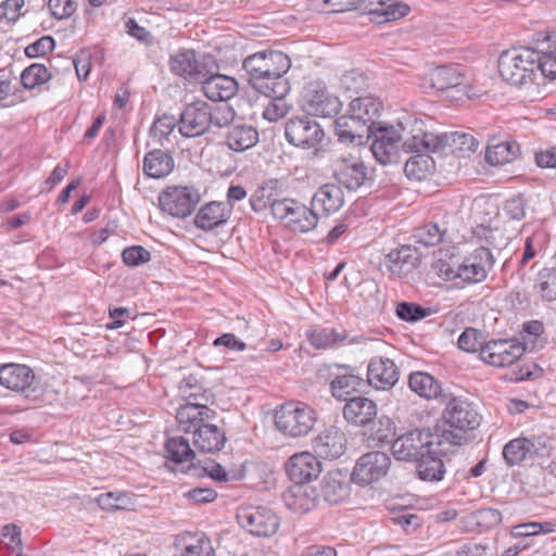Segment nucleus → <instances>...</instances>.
Here are the masks:
<instances>
[{
  "mask_svg": "<svg viewBox=\"0 0 556 556\" xmlns=\"http://www.w3.org/2000/svg\"><path fill=\"white\" fill-rule=\"evenodd\" d=\"M467 441L462 434L454 433L451 429L415 428L408 430L393 440L392 455L400 462H418L427 452L454 453Z\"/></svg>",
  "mask_w": 556,
  "mask_h": 556,
  "instance_id": "obj_1",
  "label": "nucleus"
},
{
  "mask_svg": "<svg viewBox=\"0 0 556 556\" xmlns=\"http://www.w3.org/2000/svg\"><path fill=\"white\" fill-rule=\"evenodd\" d=\"M321 470V463L314 453H296L288 459L286 471L289 479L294 482V485L283 494L285 503L289 509L294 513L311 509L313 501L306 495L304 484L317 479Z\"/></svg>",
  "mask_w": 556,
  "mask_h": 556,
  "instance_id": "obj_2",
  "label": "nucleus"
},
{
  "mask_svg": "<svg viewBox=\"0 0 556 556\" xmlns=\"http://www.w3.org/2000/svg\"><path fill=\"white\" fill-rule=\"evenodd\" d=\"M535 49L529 47L510 48L498 58V73L503 80L514 86L534 81Z\"/></svg>",
  "mask_w": 556,
  "mask_h": 556,
  "instance_id": "obj_3",
  "label": "nucleus"
},
{
  "mask_svg": "<svg viewBox=\"0 0 556 556\" xmlns=\"http://www.w3.org/2000/svg\"><path fill=\"white\" fill-rule=\"evenodd\" d=\"M316 422V413L304 403L288 402L275 412V426L286 435L298 438L309 433Z\"/></svg>",
  "mask_w": 556,
  "mask_h": 556,
  "instance_id": "obj_4",
  "label": "nucleus"
},
{
  "mask_svg": "<svg viewBox=\"0 0 556 556\" xmlns=\"http://www.w3.org/2000/svg\"><path fill=\"white\" fill-rule=\"evenodd\" d=\"M271 215L275 219L299 232H308L316 228L319 217L312 207L291 198H279L271 205Z\"/></svg>",
  "mask_w": 556,
  "mask_h": 556,
  "instance_id": "obj_5",
  "label": "nucleus"
},
{
  "mask_svg": "<svg viewBox=\"0 0 556 556\" xmlns=\"http://www.w3.org/2000/svg\"><path fill=\"white\" fill-rule=\"evenodd\" d=\"M0 386L23 394L29 401L38 402L43 396V390L36 382L34 370L24 364L0 365Z\"/></svg>",
  "mask_w": 556,
  "mask_h": 556,
  "instance_id": "obj_6",
  "label": "nucleus"
},
{
  "mask_svg": "<svg viewBox=\"0 0 556 556\" xmlns=\"http://www.w3.org/2000/svg\"><path fill=\"white\" fill-rule=\"evenodd\" d=\"M285 136L287 141L301 149H314L317 154V148L325 138L323 127L311 116L303 115L288 119L285 126Z\"/></svg>",
  "mask_w": 556,
  "mask_h": 556,
  "instance_id": "obj_7",
  "label": "nucleus"
},
{
  "mask_svg": "<svg viewBox=\"0 0 556 556\" xmlns=\"http://www.w3.org/2000/svg\"><path fill=\"white\" fill-rule=\"evenodd\" d=\"M445 401L446 405L443 410L444 421L450 428L457 430L458 434L465 438L464 433L473 431L480 426L482 416L472 402L455 396L447 397Z\"/></svg>",
  "mask_w": 556,
  "mask_h": 556,
  "instance_id": "obj_8",
  "label": "nucleus"
},
{
  "mask_svg": "<svg viewBox=\"0 0 556 556\" xmlns=\"http://www.w3.org/2000/svg\"><path fill=\"white\" fill-rule=\"evenodd\" d=\"M201 197L198 190L187 186H169L159 194L163 212L178 218L190 216Z\"/></svg>",
  "mask_w": 556,
  "mask_h": 556,
  "instance_id": "obj_9",
  "label": "nucleus"
},
{
  "mask_svg": "<svg viewBox=\"0 0 556 556\" xmlns=\"http://www.w3.org/2000/svg\"><path fill=\"white\" fill-rule=\"evenodd\" d=\"M210 55L197 58V52L192 49H184L172 54L168 60L170 72L189 83H199L201 78L211 73Z\"/></svg>",
  "mask_w": 556,
  "mask_h": 556,
  "instance_id": "obj_10",
  "label": "nucleus"
},
{
  "mask_svg": "<svg viewBox=\"0 0 556 556\" xmlns=\"http://www.w3.org/2000/svg\"><path fill=\"white\" fill-rule=\"evenodd\" d=\"M238 523L254 536L268 538L279 528V518L269 508L263 506L241 507L237 513Z\"/></svg>",
  "mask_w": 556,
  "mask_h": 556,
  "instance_id": "obj_11",
  "label": "nucleus"
},
{
  "mask_svg": "<svg viewBox=\"0 0 556 556\" xmlns=\"http://www.w3.org/2000/svg\"><path fill=\"white\" fill-rule=\"evenodd\" d=\"M304 108L311 116L327 118L340 112L342 102L328 90L324 81L313 80L305 88Z\"/></svg>",
  "mask_w": 556,
  "mask_h": 556,
  "instance_id": "obj_12",
  "label": "nucleus"
},
{
  "mask_svg": "<svg viewBox=\"0 0 556 556\" xmlns=\"http://www.w3.org/2000/svg\"><path fill=\"white\" fill-rule=\"evenodd\" d=\"M391 466V457L380 451L362 455L351 473V481L359 485H368L384 477Z\"/></svg>",
  "mask_w": 556,
  "mask_h": 556,
  "instance_id": "obj_13",
  "label": "nucleus"
},
{
  "mask_svg": "<svg viewBox=\"0 0 556 556\" xmlns=\"http://www.w3.org/2000/svg\"><path fill=\"white\" fill-rule=\"evenodd\" d=\"M332 175L336 184L349 191H356L372 180L369 168L355 156L339 159L334 163Z\"/></svg>",
  "mask_w": 556,
  "mask_h": 556,
  "instance_id": "obj_14",
  "label": "nucleus"
},
{
  "mask_svg": "<svg viewBox=\"0 0 556 556\" xmlns=\"http://www.w3.org/2000/svg\"><path fill=\"white\" fill-rule=\"evenodd\" d=\"M494 265L489 248L479 247L459 261L458 282L478 283L483 281Z\"/></svg>",
  "mask_w": 556,
  "mask_h": 556,
  "instance_id": "obj_15",
  "label": "nucleus"
},
{
  "mask_svg": "<svg viewBox=\"0 0 556 556\" xmlns=\"http://www.w3.org/2000/svg\"><path fill=\"white\" fill-rule=\"evenodd\" d=\"M208 121L210 104L202 100L194 101L187 104L179 114L178 130L187 138L200 137L210 131Z\"/></svg>",
  "mask_w": 556,
  "mask_h": 556,
  "instance_id": "obj_16",
  "label": "nucleus"
},
{
  "mask_svg": "<svg viewBox=\"0 0 556 556\" xmlns=\"http://www.w3.org/2000/svg\"><path fill=\"white\" fill-rule=\"evenodd\" d=\"M421 260V253L410 244H403L392 249L384 255L381 266L394 278H403L414 271Z\"/></svg>",
  "mask_w": 556,
  "mask_h": 556,
  "instance_id": "obj_17",
  "label": "nucleus"
},
{
  "mask_svg": "<svg viewBox=\"0 0 556 556\" xmlns=\"http://www.w3.org/2000/svg\"><path fill=\"white\" fill-rule=\"evenodd\" d=\"M525 346L513 340H492L481 349L480 358L495 367L510 366L525 354Z\"/></svg>",
  "mask_w": 556,
  "mask_h": 556,
  "instance_id": "obj_18",
  "label": "nucleus"
},
{
  "mask_svg": "<svg viewBox=\"0 0 556 556\" xmlns=\"http://www.w3.org/2000/svg\"><path fill=\"white\" fill-rule=\"evenodd\" d=\"M334 130L341 143L361 146L370 139L372 128L365 123L364 117L355 112L339 116L334 121Z\"/></svg>",
  "mask_w": 556,
  "mask_h": 556,
  "instance_id": "obj_19",
  "label": "nucleus"
},
{
  "mask_svg": "<svg viewBox=\"0 0 556 556\" xmlns=\"http://www.w3.org/2000/svg\"><path fill=\"white\" fill-rule=\"evenodd\" d=\"M210 403L190 402L179 406L176 413L178 428L192 435L203 426L211 425L217 416V413L208 407Z\"/></svg>",
  "mask_w": 556,
  "mask_h": 556,
  "instance_id": "obj_20",
  "label": "nucleus"
},
{
  "mask_svg": "<svg viewBox=\"0 0 556 556\" xmlns=\"http://www.w3.org/2000/svg\"><path fill=\"white\" fill-rule=\"evenodd\" d=\"M333 378L330 381V390L333 397L348 401L353 392L362 391L366 387V380L359 375L356 367L334 364Z\"/></svg>",
  "mask_w": 556,
  "mask_h": 556,
  "instance_id": "obj_21",
  "label": "nucleus"
},
{
  "mask_svg": "<svg viewBox=\"0 0 556 556\" xmlns=\"http://www.w3.org/2000/svg\"><path fill=\"white\" fill-rule=\"evenodd\" d=\"M366 384L376 390H390L400 378L396 364L389 357L375 356L367 366Z\"/></svg>",
  "mask_w": 556,
  "mask_h": 556,
  "instance_id": "obj_22",
  "label": "nucleus"
},
{
  "mask_svg": "<svg viewBox=\"0 0 556 556\" xmlns=\"http://www.w3.org/2000/svg\"><path fill=\"white\" fill-rule=\"evenodd\" d=\"M372 142L370 150L375 159L382 165H389L399 162V142L401 136L394 127L378 128L372 130Z\"/></svg>",
  "mask_w": 556,
  "mask_h": 556,
  "instance_id": "obj_23",
  "label": "nucleus"
},
{
  "mask_svg": "<svg viewBox=\"0 0 556 556\" xmlns=\"http://www.w3.org/2000/svg\"><path fill=\"white\" fill-rule=\"evenodd\" d=\"M213 67L217 65L211 63V73L200 79L204 96L214 102H226L238 92V83L235 78L214 73Z\"/></svg>",
  "mask_w": 556,
  "mask_h": 556,
  "instance_id": "obj_24",
  "label": "nucleus"
},
{
  "mask_svg": "<svg viewBox=\"0 0 556 556\" xmlns=\"http://www.w3.org/2000/svg\"><path fill=\"white\" fill-rule=\"evenodd\" d=\"M291 67L290 58L278 50H263L248 55L242 63L243 71H271L273 75L287 73Z\"/></svg>",
  "mask_w": 556,
  "mask_h": 556,
  "instance_id": "obj_25",
  "label": "nucleus"
},
{
  "mask_svg": "<svg viewBox=\"0 0 556 556\" xmlns=\"http://www.w3.org/2000/svg\"><path fill=\"white\" fill-rule=\"evenodd\" d=\"M312 446L314 454L318 458L337 459L346 450V437L341 429L329 427L313 440Z\"/></svg>",
  "mask_w": 556,
  "mask_h": 556,
  "instance_id": "obj_26",
  "label": "nucleus"
},
{
  "mask_svg": "<svg viewBox=\"0 0 556 556\" xmlns=\"http://www.w3.org/2000/svg\"><path fill=\"white\" fill-rule=\"evenodd\" d=\"M342 413L348 424L365 428L377 418L378 405L369 397L352 396L345 402Z\"/></svg>",
  "mask_w": 556,
  "mask_h": 556,
  "instance_id": "obj_27",
  "label": "nucleus"
},
{
  "mask_svg": "<svg viewBox=\"0 0 556 556\" xmlns=\"http://www.w3.org/2000/svg\"><path fill=\"white\" fill-rule=\"evenodd\" d=\"M230 216V205L212 201L200 207L194 217V226L201 230L211 231L227 224Z\"/></svg>",
  "mask_w": 556,
  "mask_h": 556,
  "instance_id": "obj_28",
  "label": "nucleus"
},
{
  "mask_svg": "<svg viewBox=\"0 0 556 556\" xmlns=\"http://www.w3.org/2000/svg\"><path fill=\"white\" fill-rule=\"evenodd\" d=\"M175 547L181 556H215L212 541L204 532H185L178 535Z\"/></svg>",
  "mask_w": 556,
  "mask_h": 556,
  "instance_id": "obj_29",
  "label": "nucleus"
},
{
  "mask_svg": "<svg viewBox=\"0 0 556 556\" xmlns=\"http://www.w3.org/2000/svg\"><path fill=\"white\" fill-rule=\"evenodd\" d=\"M344 204L342 188L336 182L320 186L314 193L311 205L313 210H320L326 216L338 212Z\"/></svg>",
  "mask_w": 556,
  "mask_h": 556,
  "instance_id": "obj_30",
  "label": "nucleus"
},
{
  "mask_svg": "<svg viewBox=\"0 0 556 556\" xmlns=\"http://www.w3.org/2000/svg\"><path fill=\"white\" fill-rule=\"evenodd\" d=\"M192 442L195 451L203 454H215L224 448L227 437L223 428L211 424L198 428L192 435Z\"/></svg>",
  "mask_w": 556,
  "mask_h": 556,
  "instance_id": "obj_31",
  "label": "nucleus"
},
{
  "mask_svg": "<svg viewBox=\"0 0 556 556\" xmlns=\"http://www.w3.org/2000/svg\"><path fill=\"white\" fill-rule=\"evenodd\" d=\"M174 167L175 160L172 153L159 148L149 151L142 161V172L149 178H165L173 172Z\"/></svg>",
  "mask_w": 556,
  "mask_h": 556,
  "instance_id": "obj_32",
  "label": "nucleus"
},
{
  "mask_svg": "<svg viewBox=\"0 0 556 556\" xmlns=\"http://www.w3.org/2000/svg\"><path fill=\"white\" fill-rule=\"evenodd\" d=\"M409 389L426 400L445 401L447 394L442 388L441 382L432 375L426 371H414L408 376Z\"/></svg>",
  "mask_w": 556,
  "mask_h": 556,
  "instance_id": "obj_33",
  "label": "nucleus"
},
{
  "mask_svg": "<svg viewBox=\"0 0 556 556\" xmlns=\"http://www.w3.org/2000/svg\"><path fill=\"white\" fill-rule=\"evenodd\" d=\"M257 142V129L245 123L231 125L225 136L227 148L235 152H244L254 147Z\"/></svg>",
  "mask_w": 556,
  "mask_h": 556,
  "instance_id": "obj_34",
  "label": "nucleus"
},
{
  "mask_svg": "<svg viewBox=\"0 0 556 556\" xmlns=\"http://www.w3.org/2000/svg\"><path fill=\"white\" fill-rule=\"evenodd\" d=\"M321 494L330 504H338L350 495V482L340 471H330L321 481Z\"/></svg>",
  "mask_w": 556,
  "mask_h": 556,
  "instance_id": "obj_35",
  "label": "nucleus"
},
{
  "mask_svg": "<svg viewBox=\"0 0 556 556\" xmlns=\"http://www.w3.org/2000/svg\"><path fill=\"white\" fill-rule=\"evenodd\" d=\"M180 396L186 403H215V394L210 388L204 387L203 382L195 375H188L182 378L178 386Z\"/></svg>",
  "mask_w": 556,
  "mask_h": 556,
  "instance_id": "obj_36",
  "label": "nucleus"
},
{
  "mask_svg": "<svg viewBox=\"0 0 556 556\" xmlns=\"http://www.w3.org/2000/svg\"><path fill=\"white\" fill-rule=\"evenodd\" d=\"M307 341L317 350L337 349L348 340L346 331L316 327L306 331Z\"/></svg>",
  "mask_w": 556,
  "mask_h": 556,
  "instance_id": "obj_37",
  "label": "nucleus"
},
{
  "mask_svg": "<svg viewBox=\"0 0 556 556\" xmlns=\"http://www.w3.org/2000/svg\"><path fill=\"white\" fill-rule=\"evenodd\" d=\"M450 453H429L427 452L418 462L416 472L420 480L427 482H438L444 478L445 466L441 456Z\"/></svg>",
  "mask_w": 556,
  "mask_h": 556,
  "instance_id": "obj_38",
  "label": "nucleus"
},
{
  "mask_svg": "<svg viewBox=\"0 0 556 556\" xmlns=\"http://www.w3.org/2000/svg\"><path fill=\"white\" fill-rule=\"evenodd\" d=\"M165 457L176 464V465H186L189 464L193 466V462L195 459V450H192L190 446L189 439L184 437H173L167 439L164 445Z\"/></svg>",
  "mask_w": 556,
  "mask_h": 556,
  "instance_id": "obj_39",
  "label": "nucleus"
},
{
  "mask_svg": "<svg viewBox=\"0 0 556 556\" xmlns=\"http://www.w3.org/2000/svg\"><path fill=\"white\" fill-rule=\"evenodd\" d=\"M431 87L439 92L458 88L464 83V75L454 66L442 65L430 73Z\"/></svg>",
  "mask_w": 556,
  "mask_h": 556,
  "instance_id": "obj_40",
  "label": "nucleus"
},
{
  "mask_svg": "<svg viewBox=\"0 0 556 556\" xmlns=\"http://www.w3.org/2000/svg\"><path fill=\"white\" fill-rule=\"evenodd\" d=\"M440 151L450 150L451 153L475 152L478 149L479 141L465 131H451L440 134Z\"/></svg>",
  "mask_w": 556,
  "mask_h": 556,
  "instance_id": "obj_41",
  "label": "nucleus"
},
{
  "mask_svg": "<svg viewBox=\"0 0 556 556\" xmlns=\"http://www.w3.org/2000/svg\"><path fill=\"white\" fill-rule=\"evenodd\" d=\"M404 166V172L409 179L422 180L432 174L434 170V160L430 152H414Z\"/></svg>",
  "mask_w": 556,
  "mask_h": 556,
  "instance_id": "obj_42",
  "label": "nucleus"
},
{
  "mask_svg": "<svg viewBox=\"0 0 556 556\" xmlns=\"http://www.w3.org/2000/svg\"><path fill=\"white\" fill-rule=\"evenodd\" d=\"M532 445L528 438L520 437L508 441L502 451L503 458L508 467L520 466L531 457Z\"/></svg>",
  "mask_w": 556,
  "mask_h": 556,
  "instance_id": "obj_43",
  "label": "nucleus"
},
{
  "mask_svg": "<svg viewBox=\"0 0 556 556\" xmlns=\"http://www.w3.org/2000/svg\"><path fill=\"white\" fill-rule=\"evenodd\" d=\"M519 146L516 141H501L489 144L485 152V160L491 165H503L517 159Z\"/></svg>",
  "mask_w": 556,
  "mask_h": 556,
  "instance_id": "obj_44",
  "label": "nucleus"
},
{
  "mask_svg": "<svg viewBox=\"0 0 556 556\" xmlns=\"http://www.w3.org/2000/svg\"><path fill=\"white\" fill-rule=\"evenodd\" d=\"M369 439L376 446L393 443L396 438V425L392 418L387 415L377 417L370 425Z\"/></svg>",
  "mask_w": 556,
  "mask_h": 556,
  "instance_id": "obj_45",
  "label": "nucleus"
},
{
  "mask_svg": "<svg viewBox=\"0 0 556 556\" xmlns=\"http://www.w3.org/2000/svg\"><path fill=\"white\" fill-rule=\"evenodd\" d=\"M410 11L408 4L397 0H382L379 9L372 12V22L377 24L389 23L406 16Z\"/></svg>",
  "mask_w": 556,
  "mask_h": 556,
  "instance_id": "obj_46",
  "label": "nucleus"
},
{
  "mask_svg": "<svg viewBox=\"0 0 556 556\" xmlns=\"http://www.w3.org/2000/svg\"><path fill=\"white\" fill-rule=\"evenodd\" d=\"M403 150L407 153L413 152H439L440 151V134H426L422 137L401 136Z\"/></svg>",
  "mask_w": 556,
  "mask_h": 556,
  "instance_id": "obj_47",
  "label": "nucleus"
},
{
  "mask_svg": "<svg viewBox=\"0 0 556 556\" xmlns=\"http://www.w3.org/2000/svg\"><path fill=\"white\" fill-rule=\"evenodd\" d=\"M277 184L278 181L276 179L266 180L252 193L249 201L251 208L255 213H261L267 207L271 208L273 203L276 200H279L278 198H275L274 194Z\"/></svg>",
  "mask_w": 556,
  "mask_h": 556,
  "instance_id": "obj_48",
  "label": "nucleus"
},
{
  "mask_svg": "<svg viewBox=\"0 0 556 556\" xmlns=\"http://www.w3.org/2000/svg\"><path fill=\"white\" fill-rule=\"evenodd\" d=\"M286 74L280 73L279 75L271 76L269 79L258 80L253 89L267 98L287 96L291 87Z\"/></svg>",
  "mask_w": 556,
  "mask_h": 556,
  "instance_id": "obj_49",
  "label": "nucleus"
},
{
  "mask_svg": "<svg viewBox=\"0 0 556 556\" xmlns=\"http://www.w3.org/2000/svg\"><path fill=\"white\" fill-rule=\"evenodd\" d=\"M381 110V102L372 97H357L350 103V112H355L356 115L364 117L365 123L369 124L372 128L374 118L379 116Z\"/></svg>",
  "mask_w": 556,
  "mask_h": 556,
  "instance_id": "obj_50",
  "label": "nucleus"
},
{
  "mask_svg": "<svg viewBox=\"0 0 556 556\" xmlns=\"http://www.w3.org/2000/svg\"><path fill=\"white\" fill-rule=\"evenodd\" d=\"M176 126L178 127V119L173 115L164 114L153 122L149 132L156 144L165 147L169 143V136Z\"/></svg>",
  "mask_w": 556,
  "mask_h": 556,
  "instance_id": "obj_51",
  "label": "nucleus"
},
{
  "mask_svg": "<svg viewBox=\"0 0 556 556\" xmlns=\"http://www.w3.org/2000/svg\"><path fill=\"white\" fill-rule=\"evenodd\" d=\"M52 78V73L40 63H34L27 66L21 74V81L24 88L35 89L48 83Z\"/></svg>",
  "mask_w": 556,
  "mask_h": 556,
  "instance_id": "obj_52",
  "label": "nucleus"
},
{
  "mask_svg": "<svg viewBox=\"0 0 556 556\" xmlns=\"http://www.w3.org/2000/svg\"><path fill=\"white\" fill-rule=\"evenodd\" d=\"M446 236V228L438 223H427L415 229V239L418 243L426 247H435L443 242Z\"/></svg>",
  "mask_w": 556,
  "mask_h": 556,
  "instance_id": "obj_53",
  "label": "nucleus"
},
{
  "mask_svg": "<svg viewBox=\"0 0 556 556\" xmlns=\"http://www.w3.org/2000/svg\"><path fill=\"white\" fill-rule=\"evenodd\" d=\"M556 525L549 521L519 523L511 529V535L520 539H533L540 534H547L555 531Z\"/></svg>",
  "mask_w": 556,
  "mask_h": 556,
  "instance_id": "obj_54",
  "label": "nucleus"
},
{
  "mask_svg": "<svg viewBox=\"0 0 556 556\" xmlns=\"http://www.w3.org/2000/svg\"><path fill=\"white\" fill-rule=\"evenodd\" d=\"M536 288L544 300H556V267H545L539 271Z\"/></svg>",
  "mask_w": 556,
  "mask_h": 556,
  "instance_id": "obj_55",
  "label": "nucleus"
},
{
  "mask_svg": "<svg viewBox=\"0 0 556 556\" xmlns=\"http://www.w3.org/2000/svg\"><path fill=\"white\" fill-rule=\"evenodd\" d=\"M545 235L543 232H534L526 239L525 248L520 260L519 268L525 267L531 260L544 251Z\"/></svg>",
  "mask_w": 556,
  "mask_h": 556,
  "instance_id": "obj_56",
  "label": "nucleus"
},
{
  "mask_svg": "<svg viewBox=\"0 0 556 556\" xmlns=\"http://www.w3.org/2000/svg\"><path fill=\"white\" fill-rule=\"evenodd\" d=\"M458 266L459 260L454 256H447L445 258H437L433 261L431 268L432 270L444 280L458 282Z\"/></svg>",
  "mask_w": 556,
  "mask_h": 556,
  "instance_id": "obj_57",
  "label": "nucleus"
},
{
  "mask_svg": "<svg viewBox=\"0 0 556 556\" xmlns=\"http://www.w3.org/2000/svg\"><path fill=\"white\" fill-rule=\"evenodd\" d=\"M458 348L468 353L479 352L485 345V340L481 331L475 328H466L458 338Z\"/></svg>",
  "mask_w": 556,
  "mask_h": 556,
  "instance_id": "obj_58",
  "label": "nucleus"
},
{
  "mask_svg": "<svg viewBox=\"0 0 556 556\" xmlns=\"http://www.w3.org/2000/svg\"><path fill=\"white\" fill-rule=\"evenodd\" d=\"M396 316L406 323H416L429 315V311L420 304L413 302H400L395 308Z\"/></svg>",
  "mask_w": 556,
  "mask_h": 556,
  "instance_id": "obj_59",
  "label": "nucleus"
},
{
  "mask_svg": "<svg viewBox=\"0 0 556 556\" xmlns=\"http://www.w3.org/2000/svg\"><path fill=\"white\" fill-rule=\"evenodd\" d=\"M286 97H269L270 101L263 111V117L268 122H277L285 117L292 109V105L286 101Z\"/></svg>",
  "mask_w": 556,
  "mask_h": 556,
  "instance_id": "obj_60",
  "label": "nucleus"
},
{
  "mask_svg": "<svg viewBox=\"0 0 556 556\" xmlns=\"http://www.w3.org/2000/svg\"><path fill=\"white\" fill-rule=\"evenodd\" d=\"M210 115L211 121H208V127L210 131L213 127L216 128H224V127H230L235 119L236 112L235 110L229 105L224 106H212L210 104Z\"/></svg>",
  "mask_w": 556,
  "mask_h": 556,
  "instance_id": "obj_61",
  "label": "nucleus"
},
{
  "mask_svg": "<svg viewBox=\"0 0 556 556\" xmlns=\"http://www.w3.org/2000/svg\"><path fill=\"white\" fill-rule=\"evenodd\" d=\"M534 61V76L536 75V71H540L544 77H548L551 79L556 78V54L552 51L549 52H541L535 50Z\"/></svg>",
  "mask_w": 556,
  "mask_h": 556,
  "instance_id": "obj_62",
  "label": "nucleus"
},
{
  "mask_svg": "<svg viewBox=\"0 0 556 556\" xmlns=\"http://www.w3.org/2000/svg\"><path fill=\"white\" fill-rule=\"evenodd\" d=\"M122 260L129 267H137L151 260V253L142 245H131L123 250Z\"/></svg>",
  "mask_w": 556,
  "mask_h": 556,
  "instance_id": "obj_63",
  "label": "nucleus"
},
{
  "mask_svg": "<svg viewBox=\"0 0 556 556\" xmlns=\"http://www.w3.org/2000/svg\"><path fill=\"white\" fill-rule=\"evenodd\" d=\"M526 199L521 194H517L506 200L504 212L510 219L521 220L526 216Z\"/></svg>",
  "mask_w": 556,
  "mask_h": 556,
  "instance_id": "obj_64",
  "label": "nucleus"
}]
</instances>
